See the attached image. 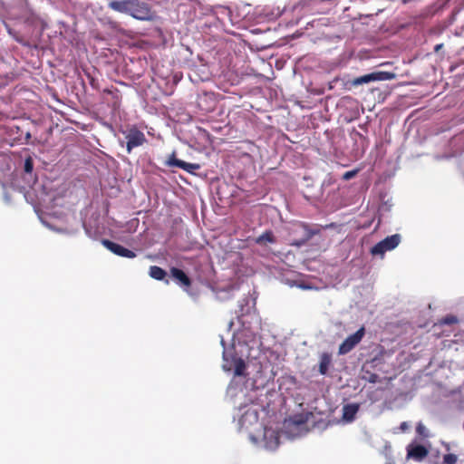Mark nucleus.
<instances>
[{
	"label": "nucleus",
	"instance_id": "obj_10",
	"mask_svg": "<svg viewBox=\"0 0 464 464\" xmlns=\"http://www.w3.org/2000/svg\"><path fill=\"white\" fill-rule=\"evenodd\" d=\"M168 165L178 167L191 174L195 173L196 170L200 169L199 164L183 161L181 160L177 159L174 154H172V156L169 159Z\"/></svg>",
	"mask_w": 464,
	"mask_h": 464
},
{
	"label": "nucleus",
	"instance_id": "obj_14",
	"mask_svg": "<svg viewBox=\"0 0 464 464\" xmlns=\"http://www.w3.org/2000/svg\"><path fill=\"white\" fill-rule=\"evenodd\" d=\"M359 411V405L355 403L346 404L343 408V419L345 421H353Z\"/></svg>",
	"mask_w": 464,
	"mask_h": 464
},
{
	"label": "nucleus",
	"instance_id": "obj_27",
	"mask_svg": "<svg viewBox=\"0 0 464 464\" xmlns=\"http://www.w3.org/2000/svg\"><path fill=\"white\" fill-rule=\"evenodd\" d=\"M407 428H408V424H407L406 422H402V423L401 424V429L402 430H405Z\"/></svg>",
	"mask_w": 464,
	"mask_h": 464
},
{
	"label": "nucleus",
	"instance_id": "obj_26",
	"mask_svg": "<svg viewBox=\"0 0 464 464\" xmlns=\"http://www.w3.org/2000/svg\"><path fill=\"white\" fill-rule=\"evenodd\" d=\"M442 47H443V44H437V45H435V47H434V51H435V52H439Z\"/></svg>",
	"mask_w": 464,
	"mask_h": 464
},
{
	"label": "nucleus",
	"instance_id": "obj_22",
	"mask_svg": "<svg viewBox=\"0 0 464 464\" xmlns=\"http://www.w3.org/2000/svg\"><path fill=\"white\" fill-rule=\"evenodd\" d=\"M33 169H34V161H33V159L31 157H28L27 159H25L24 160V171L26 173H31L33 171Z\"/></svg>",
	"mask_w": 464,
	"mask_h": 464
},
{
	"label": "nucleus",
	"instance_id": "obj_4",
	"mask_svg": "<svg viewBox=\"0 0 464 464\" xmlns=\"http://www.w3.org/2000/svg\"><path fill=\"white\" fill-rule=\"evenodd\" d=\"M125 139L127 140L126 150L128 153L147 141L145 134L136 126H132L125 132Z\"/></svg>",
	"mask_w": 464,
	"mask_h": 464
},
{
	"label": "nucleus",
	"instance_id": "obj_7",
	"mask_svg": "<svg viewBox=\"0 0 464 464\" xmlns=\"http://www.w3.org/2000/svg\"><path fill=\"white\" fill-rule=\"evenodd\" d=\"M395 74L390 72H374L369 74H365L352 81V85L358 86L371 82L387 81L392 80Z\"/></svg>",
	"mask_w": 464,
	"mask_h": 464
},
{
	"label": "nucleus",
	"instance_id": "obj_15",
	"mask_svg": "<svg viewBox=\"0 0 464 464\" xmlns=\"http://www.w3.org/2000/svg\"><path fill=\"white\" fill-rule=\"evenodd\" d=\"M331 362H332V356L330 353H324L321 354L318 371L322 375L326 374V372H328L329 366L331 365Z\"/></svg>",
	"mask_w": 464,
	"mask_h": 464
},
{
	"label": "nucleus",
	"instance_id": "obj_12",
	"mask_svg": "<svg viewBox=\"0 0 464 464\" xmlns=\"http://www.w3.org/2000/svg\"><path fill=\"white\" fill-rule=\"evenodd\" d=\"M170 275L176 280V282L184 287H189L191 285V280L188 275L181 269L172 267L170 269Z\"/></svg>",
	"mask_w": 464,
	"mask_h": 464
},
{
	"label": "nucleus",
	"instance_id": "obj_23",
	"mask_svg": "<svg viewBox=\"0 0 464 464\" xmlns=\"http://www.w3.org/2000/svg\"><path fill=\"white\" fill-rule=\"evenodd\" d=\"M358 170L357 169H353V170H350V171H346L343 175V180H349L353 178H354L357 174Z\"/></svg>",
	"mask_w": 464,
	"mask_h": 464
},
{
	"label": "nucleus",
	"instance_id": "obj_20",
	"mask_svg": "<svg viewBox=\"0 0 464 464\" xmlns=\"http://www.w3.org/2000/svg\"><path fill=\"white\" fill-rule=\"evenodd\" d=\"M458 322H459V320H458L457 316H455L453 314H448L440 320V324H448V325L455 324Z\"/></svg>",
	"mask_w": 464,
	"mask_h": 464
},
{
	"label": "nucleus",
	"instance_id": "obj_6",
	"mask_svg": "<svg viewBox=\"0 0 464 464\" xmlns=\"http://www.w3.org/2000/svg\"><path fill=\"white\" fill-rule=\"evenodd\" d=\"M225 363L223 368L225 371H234V374L236 376L246 377L247 375L246 372V364L245 361L237 355H232L230 359L224 356Z\"/></svg>",
	"mask_w": 464,
	"mask_h": 464
},
{
	"label": "nucleus",
	"instance_id": "obj_8",
	"mask_svg": "<svg viewBox=\"0 0 464 464\" xmlns=\"http://www.w3.org/2000/svg\"><path fill=\"white\" fill-rule=\"evenodd\" d=\"M364 327H361L354 334L349 335L339 346V354H346L351 352L364 336Z\"/></svg>",
	"mask_w": 464,
	"mask_h": 464
},
{
	"label": "nucleus",
	"instance_id": "obj_5",
	"mask_svg": "<svg viewBox=\"0 0 464 464\" xmlns=\"http://www.w3.org/2000/svg\"><path fill=\"white\" fill-rule=\"evenodd\" d=\"M291 233L293 235L300 234L301 236L299 238H295L291 245L301 246L309 241L316 234V231L310 229L304 223H297L294 225Z\"/></svg>",
	"mask_w": 464,
	"mask_h": 464
},
{
	"label": "nucleus",
	"instance_id": "obj_2",
	"mask_svg": "<svg viewBox=\"0 0 464 464\" xmlns=\"http://www.w3.org/2000/svg\"><path fill=\"white\" fill-rule=\"evenodd\" d=\"M127 14L138 20H150L153 16L149 4L140 0H129Z\"/></svg>",
	"mask_w": 464,
	"mask_h": 464
},
{
	"label": "nucleus",
	"instance_id": "obj_19",
	"mask_svg": "<svg viewBox=\"0 0 464 464\" xmlns=\"http://www.w3.org/2000/svg\"><path fill=\"white\" fill-rule=\"evenodd\" d=\"M5 28L8 32V34L19 44H22L23 45H28V44L25 42L24 37L16 32L14 29L11 28L7 24H5Z\"/></svg>",
	"mask_w": 464,
	"mask_h": 464
},
{
	"label": "nucleus",
	"instance_id": "obj_9",
	"mask_svg": "<svg viewBox=\"0 0 464 464\" xmlns=\"http://www.w3.org/2000/svg\"><path fill=\"white\" fill-rule=\"evenodd\" d=\"M102 245L113 254L126 258H134L136 256L135 252L130 250L121 245L112 242L109 239H102Z\"/></svg>",
	"mask_w": 464,
	"mask_h": 464
},
{
	"label": "nucleus",
	"instance_id": "obj_18",
	"mask_svg": "<svg viewBox=\"0 0 464 464\" xmlns=\"http://www.w3.org/2000/svg\"><path fill=\"white\" fill-rule=\"evenodd\" d=\"M308 413L306 414H295L293 417L290 418V422L293 423L295 426H302L305 424L309 420Z\"/></svg>",
	"mask_w": 464,
	"mask_h": 464
},
{
	"label": "nucleus",
	"instance_id": "obj_25",
	"mask_svg": "<svg viewBox=\"0 0 464 464\" xmlns=\"http://www.w3.org/2000/svg\"><path fill=\"white\" fill-rule=\"evenodd\" d=\"M424 429V426L421 423H419L416 430L419 434L422 435Z\"/></svg>",
	"mask_w": 464,
	"mask_h": 464
},
{
	"label": "nucleus",
	"instance_id": "obj_17",
	"mask_svg": "<svg viewBox=\"0 0 464 464\" xmlns=\"http://www.w3.org/2000/svg\"><path fill=\"white\" fill-rule=\"evenodd\" d=\"M276 241L275 236L271 230H266L263 234H261L256 239V242L257 244H264V243H274Z\"/></svg>",
	"mask_w": 464,
	"mask_h": 464
},
{
	"label": "nucleus",
	"instance_id": "obj_11",
	"mask_svg": "<svg viewBox=\"0 0 464 464\" xmlns=\"http://www.w3.org/2000/svg\"><path fill=\"white\" fill-rule=\"evenodd\" d=\"M429 454V450L423 445H410L407 449V458L421 461Z\"/></svg>",
	"mask_w": 464,
	"mask_h": 464
},
{
	"label": "nucleus",
	"instance_id": "obj_21",
	"mask_svg": "<svg viewBox=\"0 0 464 464\" xmlns=\"http://www.w3.org/2000/svg\"><path fill=\"white\" fill-rule=\"evenodd\" d=\"M458 457L455 454L449 453L443 456V464H455Z\"/></svg>",
	"mask_w": 464,
	"mask_h": 464
},
{
	"label": "nucleus",
	"instance_id": "obj_28",
	"mask_svg": "<svg viewBox=\"0 0 464 464\" xmlns=\"http://www.w3.org/2000/svg\"><path fill=\"white\" fill-rule=\"evenodd\" d=\"M104 92H108V93H111V91H109V90H105Z\"/></svg>",
	"mask_w": 464,
	"mask_h": 464
},
{
	"label": "nucleus",
	"instance_id": "obj_16",
	"mask_svg": "<svg viewBox=\"0 0 464 464\" xmlns=\"http://www.w3.org/2000/svg\"><path fill=\"white\" fill-rule=\"evenodd\" d=\"M150 277L156 280H164L167 276V272L160 266H151L149 272Z\"/></svg>",
	"mask_w": 464,
	"mask_h": 464
},
{
	"label": "nucleus",
	"instance_id": "obj_24",
	"mask_svg": "<svg viewBox=\"0 0 464 464\" xmlns=\"http://www.w3.org/2000/svg\"><path fill=\"white\" fill-rule=\"evenodd\" d=\"M367 381L371 383H376L380 382V377L376 373H370L369 377L367 378Z\"/></svg>",
	"mask_w": 464,
	"mask_h": 464
},
{
	"label": "nucleus",
	"instance_id": "obj_13",
	"mask_svg": "<svg viewBox=\"0 0 464 464\" xmlns=\"http://www.w3.org/2000/svg\"><path fill=\"white\" fill-rule=\"evenodd\" d=\"M128 4L129 0H107V5L110 9L122 14H127Z\"/></svg>",
	"mask_w": 464,
	"mask_h": 464
},
{
	"label": "nucleus",
	"instance_id": "obj_3",
	"mask_svg": "<svg viewBox=\"0 0 464 464\" xmlns=\"http://www.w3.org/2000/svg\"><path fill=\"white\" fill-rule=\"evenodd\" d=\"M400 242L401 236L399 234L389 236L374 245L371 248V254L372 256H382L385 252L394 249L400 244Z\"/></svg>",
	"mask_w": 464,
	"mask_h": 464
},
{
	"label": "nucleus",
	"instance_id": "obj_1",
	"mask_svg": "<svg viewBox=\"0 0 464 464\" xmlns=\"http://www.w3.org/2000/svg\"><path fill=\"white\" fill-rule=\"evenodd\" d=\"M18 12L15 11V7H12L9 11V16L11 19L17 20L26 25L35 26L40 18L33 12L28 6L27 0H14Z\"/></svg>",
	"mask_w": 464,
	"mask_h": 464
}]
</instances>
